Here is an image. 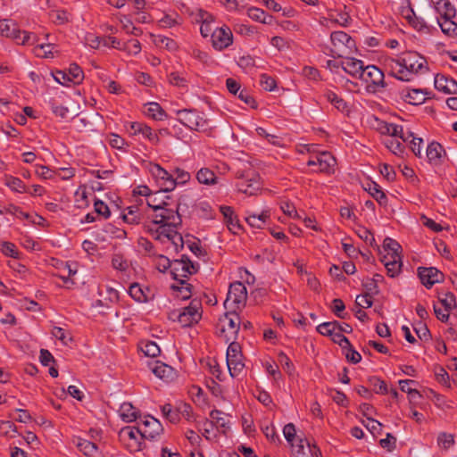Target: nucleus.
Segmentation results:
<instances>
[{"instance_id":"1","label":"nucleus","mask_w":457,"mask_h":457,"mask_svg":"<svg viewBox=\"0 0 457 457\" xmlns=\"http://www.w3.org/2000/svg\"><path fill=\"white\" fill-rule=\"evenodd\" d=\"M163 214H154L153 220L145 223L144 228L154 239L162 243L170 242L175 251L183 247V238L177 231L181 223L178 211H162Z\"/></svg>"},{"instance_id":"2","label":"nucleus","mask_w":457,"mask_h":457,"mask_svg":"<svg viewBox=\"0 0 457 457\" xmlns=\"http://www.w3.org/2000/svg\"><path fill=\"white\" fill-rule=\"evenodd\" d=\"M426 60L417 52H405L395 58H389L385 65L389 69L392 76L399 80L411 81L419 73L426 69Z\"/></svg>"},{"instance_id":"3","label":"nucleus","mask_w":457,"mask_h":457,"mask_svg":"<svg viewBox=\"0 0 457 457\" xmlns=\"http://www.w3.org/2000/svg\"><path fill=\"white\" fill-rule=\"evenodd\" d=\"M356 50L355 41L345 32L337 30L330 35L329 53L334 58L345 57Z\"/></svg>"},{"instance_id":"4","label":"nucleus","mask_w":457,"mask_h":457,"mask_svg":"<svg viewBox=\"0 0 457 457\" xmlns=\"http://www.w3.org/2000/svg\"><path fill=\"white\" fill-rule=\"evenodd\" d=\"M239 330V317L237 313H225L219 319L217 334L226 343L234 342Z\"/></svg>"},{"instance_id":"5","label":"nucleus","mask_w":457,"mask_h":457,"mask_svg":"<svg viewBox=\"0 0 457 457\" xmlns=\"http://www.w3.org/2000/svg\"><path fill=\"white\" fill-rule=\"evenodd\" d=\"M171 318L177 320L183 327H188L197 323L202 318V303L198 299H193L188 306L171 313Z\"/></svg>"},{"instance_id":"6","label":"nucleus","mask_w":457,"mask_h":457,"mask_svg":"<svg viewBox=\"0 0 457 457\" xmlns=\"http://www.w3.org/2000/svg\"><path fill=\"white\" fill-rule=\"evenodd\" d=\"M119 436L121 443L131 453L139 452L142 449L143 440L145 439L137 424L121 428Z\"/></svg>"},{"instance_id":"7","label":"nucleus","mask_w":457,"mask_h":457,"mask_svg":"<svg viewBox=\"0 0 457 457\" xmlns=\"http://www.w3.org/2000/svg\"><path fill=\"white\" fill-rule=\"evenodd\" d=\"M148 172L162 192H172L175 189V182L172 173H170L158 163H148Z\"/></svg>"},{"instance_id":"8","label":"nucleus","mask_w":457,"mask_h":457,"mask_svg":"<svg viewBox=\"0 0 457 457\" xmlns=\"http://www.w3.org/2000/svg\"><path fill=\"white\" fill-rule=\"evenodd\" d=\"M198 269V263H194L188 257L182 256L181 259L172 261L170 275L173 279L184 285L186 278L196 273Z\"/></svg>"},{"instance_id":"9","label":"nucleus","mask_w":457,"mask_h":457,"mask_svg":"<svg viewBox=\"0 0 457 457\" xmlns=\"http://www.w3.org/2000/svg\"><path fill=\"white\" fill-rule=\"evenodd\" d=\"M246 299L247 290L245 286L237 281L230 284L224 305L226 308L232 310L240 309L245 306Z\"/></svg>"},{"instance_id":"10","label":"nucleus","mask_w":457,"mask_h":457,"mask_svg":"<svg viewBox=\"0 0 457 457\" xmlns=\"http://www.w3.org/2000/svg\"><path fill=\"white\" fill-rule=\"evenodd\" d=\"M384 73L375 65L365 66L360 79L366 84L369 92H376L385 87Z\"/></svg>"},{"instance_id":"11","label":"nucleus","mask_w":457,"mask_h":457,"mask_svg":"<svg viewBox=\"0 0 457 457\" xmlns=\"http://www.w3.org/2000/svg\"><path fill=\"white\" fill-rule=\"evenodd\" d=\"M226 361L230 376L232 378L238 377L242 373L245 364L242 361L241 348L237 343L230 342L227 349Z\"/></svg>"},{"instance_id":"12","label":"nucleus","mask_w":457,"mask_h":457,"mask_svg":"<svg viewBox=\"0 0 457 457\" xmlns=\"http://www.w3.org/2000/svg\"><path fill=\"white\" fill-rule=\"evenodd\" d=\"M337 161L335 157L327 151L314 153L307 161V165L316 167L315 171L331 173L335 170Z\"/></svg>"},{"instance_id":"13","label":"nucleus","mask_w":457,"mask_h":457,"mask_svg":"<svg viewBox=\"0 0 457 457\" xmlns=\"http://www.w3.org/2000/svg\"><path fill=\"white\" fill-rule=\"evenodd\" d=\"M177 113L179 120L188 129L194 130H204L206 129V120L198 112L183 109L178 111Z\"/></svg>"},{"instance_id":"14","label":"nucleus","mask_w":457,"mask_h":457,"mask_svg":"<svg viewBox=\"0 0 457 457\" xmlns=\"http://www.w3.org/2000/svg\"><path fill=\"white\" fill-rule=\"evenodd\" d=\"M137 423L142 431L143 436L148 440L156 439L163 430L161 422L150 415L145 416L137 420Z\"/></svg>"},{"instance_id":"15","label":"nucleus","mask_w":457,"mask_h":457,"mask_svg":"<svg viewBox=\"0 0 457 457\" xmlns=\"http://www.w3.org/2000/svg\"><path fill=\"white\" fill-rule=\"evenodd\" d=\"M233 43V34L228 26L215 29L212 33V45L217 51H222Z\"/></svg>"},{"instance_id":"16","label":"nucleus","mask_w":457,"mask_h":457,"mask_svg":"<svg viewBox=\"0 0 457 457\" xmlns=\"http://www.w3.org/2000/svg\"><path fill=\"white\" fill-rule=\"evenodd\" d=\"M270 217V212L265 208L261 212L247 209L245 211V220L247 224L257 229H262L268 223Z\"/></svg>"},{"instance_id":"17","label":"nucleus","mask_w":457,"mask_h":457,"mask_svg":"<svg viewBox=\"0 0 457 457\" xmlns=\"http://www.w3.org/2000/svg\"><path fill=\"white\" fill-rule=\"evenodd\" d=\"M236 187L238 192L246 195H255L261 190L260 178L255 174L251 177H243L237 182Z\"/></svg>"},{"instance_id":"18","label":"nucleus","mask_w":457,"mask_h":457,"mask_svg":"<svg viewBox=\"0 0 457 457\" xmlns=\"http://www.w3.org/2000/svg\"><path fill=\"white\" fill-rule=\"evenodd\" d=\"M126 128L130 135H142L144 138L149 140L154 145H157L160 141L157 134L145 123L129 122Z\"/></svg>"},{"instance_id":"19","label":"nucleus","mask_w":457,"mask_h":457,"mask_svg":"<svg viewBox=\"0 0 457 457\" xmlns=\"http://www.w3.org/2000/svg\"><path fill=\"white\" fill-rule=\"evenodd\" d=\"M194 20L197 23H201L200 32L204 37H212V23L214 21L213 16L203 9H197L195 12H191Z\"/></svg>"},{"instance_id":"20","label":"nucleus","mask_w":457,"mask_h":457,"mask_svg":"<svg viewBox=\"0 0 457 457\" xmlns=\"http://www.w3.org/2000/svg\"><path fill=\"white\" fill-rule=\"evenodd\" d=\"M166 192H162L160 189L154 193H151L147 198V205L154 211V214H162V211H175L171 208H167L168 200L170 199L169 195H164Z\"/></svg>"},{"instance_id":"21","label":"nucleus","mask_w":457,"mask_h":457,"mask_svg":"<svg viewBox=\"0 0 457 457\" xmlns=\"http://www.w3.org/2000/svg\"><path fill=\"white\" fill-rule=\"evenodd\" d=\"M418 275L421 283L427 288H430L436 283L443 280V274L435 267H420L418 269Z\"/></svg>"},{"instance_id":"22","label":"nucleus","mask_w":457,"mask_h":457,"mask_svg":"<svg viewBox=\"0 0 457 457\" xmlns=\"http://www.w3.org/2000/svg\"><path fill=\"white\" fill-rule=\"evenodd\" d=\"M402 247L395 239L386 237L383 241V251L381 262H389L393 260L402 259L401 256Z\"/></svg>"},{"instance_id":"23","label":"nucleus","mask_w":457,"mask_h":457,"mask_svg":"<svg viewBox=\"0 0 457 457\" xmlns=\"http://www.w3.org/2000/svg\"><path fill=\"white\" fill-rule=\"evenodd\" d=\"M150 368L157 378L167 383L173 381L177 378L176 370L164 362L157 361Z\"/></svg>"},{"instance_id":"24","label":"nucleus","mask_w":457,"mask_h":457,"mask_svg":"<svg viewBox=\"0 0 457 457\" xmlns=\"http://www.w3.org/2000/svg\"><path fill=\"white\" fill-rule=\"evenodd\" d=\"M381 133L387 135V137H399L406 142L411 137V131L404 130L403 126L395 123L384 122L380 126Z\"/></svg>"},{"instance_id":"25","label":"nucleus","mask_w":457,"mask_h":457,"mask_svg":"<svg viewBox=\"0 0 457 457\" xmlns=\"http://www.w3.org/2000/svg\"><path fill=\"white\" fill-rule=\"evenodd\" d=\"M435 87L446 94H457V82L452 78L437 74L435 77Z\"/></svg>"},{"instance_id":"26","label":"nucleus","mask_w":457,"mask_h":457,"mask_svg":"<svg viewBox=\"0 0 457 457\" xmlns=\"http://www.w3.org/2000/svg\"><path fill=\"white\" fill-rule=\"evenodd\" d=\"M73 444L84 455L87 457H102V453L96 445L90 441L76 437L73 439Z\"/></svg>"},{"instance_id":"27","label":"nucleus","mask_w":457,"mask_h":457,"mask_svg":"<svg viewBox=\"0 0 457 457\" xmlns=\"http://www.w3.org/2000/svg\"><path fill=\"white\" fill-rule=\"evenodd\" d=\"M430 5L441 17H455L456 10L450 0H430Z\"/></svg>"},{"instance_id":"28","label":"nucleus","mask_w":457,"mask_h":457,"mask_svg":"<svg viewBox=\"0 0 457 457\" xmlns=\"http://www.w3.org/2000/svg\"><path fill=\"white\" fill-rule=\"evenodd\" d=\"M0 36L18 40L21 37V30L13 21L2 19L0 20Z\"/></svg>"},{"instance_id":"29","label":"nucleus","mask_w":457,"mask_h":457,"mask_svg":"<svg viewBox=\"0 0 457 457\" xmlns=\"http://www.w3.org/2000/svg\"><path fill=\"white\" fill-rule=\"evenodd\" d=\"M341 67L345 72L358 79L365 68L363 62L355 58H345L341 62Z\"/></svg>"},{"instance_id":"30","label":"nucleus","mask_w":457,"mask_h":457,"mask_svg":"<svg viewBox=\"0 0 457 457\" xmlns=\"http://www.w3.org/2000/svg\"><path fill=\"white\" fill-rule=\"evenodd\" d=\"M324 97L330 103L337 111L344 114H349L351 111L350 104L340 97L337 94L331 90L324 92Z\"/></svg>"},{"instance_id":"31","label":"nucleus","mask_w":457,"mask_h":457,"mask_svg":"<svg viewBox=\"0 0 457 457\" xmlns=\"http://www.w3.org/2000/svg\"><path fill=\"white\" fill-rule=\"evenodd\" d=\"M328 19L332 22H335L344 28L350 26L352 23V18L346 6H344V10L329 11Z\"/></svg>"},{"instance_id":"32","label":"nucleus","mask_w":457,"mask_h":457,"mask_svg":"<svg viewBox=\"0 0 457 457\" xmlns=\"http://www.w3.org/2000/svg\"><path fill=\"white\" fill-rule=\"evenodd\" d=\"M129 294L138 303H146L151 297L150 290L148 288H144L137 283L132 284L129 287Z\"/></svg>"},{"instance_id":"33","label":"nucleus","mask_w":457,"mask_h":457,"mask_svg":"<svg viewBox=\"0 0 457 457\" xmlns=\"http://www.w3.org/2000/svg\"><path fill=\"white\" fill-rule=\"evenodd\" d=\"M402 98L411 104H420L426 100L425 94L420 89H404L401 92Z\"/></svg>"},{"instance_id":"34","label":"nucleus","mask_w":457,"mask_h":457,"mask_svg":"<svg viewBox=\"0 0 457 457\" xmlns=\"http://www.w3.org/2000/svg\"><path fill=\"white\" fill-rule=\"evenodd\" d=\"M119 416L124 422H133L137 420V411L130 403H123L120 406Z\"/></svg>"},{"instance_id":"35","label":"nucleus","mask_w":457,"mask_h":457,"mask_svg":"<svg viewBox=\"0 0 457 457\" xmlns=\"http://www.w3.org/2000/svg\"><path fill=\"white\" fill-rule=\"evenodd\" d=\"M403 141L399 137H386L384 139L385 146L395 155L402 156L404 153Z\"/></svg>"},{"instance_id":"36","label":"nucleus","mask_w":457,"mask_h":457,"mask_svg":"<svg viewBox=\"0 0 457 457\" xmlns=\"http://www.w3.org/2000/svg\"><path fill=\"white\" fill-rule=\"evenodd\" d=\"M196 179L200 184L206 186H213L217 184L218 178L215 173L209 168H201L196 172Z\"/></svg>"},{"instance_id":"37","label":"nucleus","mask_w":457,"mask_h":457,"mask_svg":"<svg viewBox=\"0 0 457 457\" xmlns=\"http://www.w3.org/2000/svg\"><path fill=\"white\" fill-rule=\"evenodd\" d=\"M247 15L253 21L263 24H271L273 22V17L271 15L267 14L263 10L257 7L248 8Z\"/></svg>"},{"instance_id":"38","label":"nucleus","mask_w":457,"mask_h":457,"mask_svg":"<svg viewBox=\"0 0 457 457\" xmlns=\"http://www.w3.org/2000/svg\"><path fill=\"white\" fill-rule=\"evenodd\" d=\"M145 113L148 117L156 120H163L167 117L166 112L162 110L161 105L155 102H151L145 104Z\"/></svg>"},{"instance_id":"39","label":"nucleus","mask_w":457,"mask_h":457,"mask_svg":"<svg viewBox=\"0 0 457 457\" xmlns=\"http://www.w3.org/2000/svg\"><path fill=\"white\" fill-rule=\"evenodd\" d=\"M262 60L251 55H242L237 60V65L246 72H250L253 68L261 67Z\"/></svg>"},{"instance_id":"40","label":"nucleus","mask_w":457,"mask_h":457,"mask_svg":"<svg viewBox=\"0 0 457 457\" xmlns=\"http://www.w3.org/2000/svg\"><path fill=\"white\" fill-rule=\"evenodd\" d=\"M444 150L440 144L436 142H431L428 145L426 149V156L428 161L432 163H437L443 154Z\"/></svg>"},{"instance_id":"41","label":"nucleus","mask_w":457,"mask_h":457,"mask_svg":"<svg viewBox=\"0 0 457 457\" xmlns=\"http://www.w3.org/2000/svg\"><path fill=\"white\" fill-rule=\"evenodd\" d=\"M454 17H437V22L442 31L447 35L457 36V23L453 21Z\"/></svg>"},{"instance_id":"42","label":"nucleus","mask_w":457,"mask_h":457,"mask_svg":"<svg viewBox=\"0 0 457 457\" xmlns=\"http://www.w3.org/2000/svg\"><path fill=\"white\" fill-rule=\"evenodd\" d=\"M4 185L15 193L22 194L27 192L26 185L17 177L6 176L4 179Z\"/></svg>"},{"instance_id":"43","label":"nucleus","mask_w":457,"mask_h":457,"mask_svg":"<svg viewBox=\"0 0 457 457\" xmlns=\"http://www.w3.org/2000/svg\"><path fill=\"white\" fill-rule=\"evenodd\" d=\"M366 190L369 192V194L376 199V201L378 202L381 205H386L387 202V198L384 192L381 190L380 187L375 183L371 182L368 184V187Z\"/></svg>"},{"instance_id":"44","label":"nucleus","mask_w":457,"mask_h":457,"mask_svg":"<svg viewBox=\"0 0 457 457\" xmlns=\"http://www.w3.org/2000/svg\"><path fill=\"white\" fill-rule=\"evenodd\" d=\"M142 216L138 209L135 206H129L122 214V220L127 224L135 225L141 221Z\"/></svg>"},{"instance_id":"45","label":"nucleus","mask_w":457,"mask_h":457,"mask_svg":"<svg viewBox=\"0 0 457 457\" xmlns=\"http://www.w3.org/2000/svg\"><path fill=\"white\" fill-rule=\"evenodd\" d=\"M120 23L122 26V29L129 35L139 36L142 31L140 29L133 25L131 19L127 15H120L118 17Z\"/></svg>"},{"instance_id":"46","label":"nucleus","mask_w":457,"mask_h":457,"mask_svg":"<svg viewBox=\"0 0 457 457\" xmlns=\"http://www.w3.org/2000/svg\"><path fill=\"white\" fill-rule=\"evenodd\" d=\"M54 49L55 46L53 44H40L35 46L34 54L40 58H53L54 56Z\"/></svg>"},{"instance_id":"47","label":"nucleus","mask_w":457,"mask_h":457,"mask_svg":"<svg viewBox=\"0 0 457 457\" xmlns=\"http://www.w3.org/2000/svg\"><path fill=\"white\" fill-rule=\"evenodd\" d=\"M172 175L175 182V188L177 187V186L186 185L191 179L190 173L179 167L175 168L172 170Z\"/></svg>"},{"instance_id":"48","label":"nucleus","mask_w":457,"mask_h":457,"mask_svg":"<svg viewBox=\"0 0 457 457\" xmlns=\"http://www.w3.org/2000/svg\"><path fill=\"white\" fill-rule=\"evenodd\" d=\"M168 81L170 85L181 89H187L188 86L187 78L178 71L171 72L168 76Z\"/></svg>"},{"instance_id":"49","label":"nucleus","mask_w":457,"mask_h":457,"mask_svg":"<svg viewBox=\"0 0 457 457\" xmlns=\"http://www.w3.org/2000/svg\"><path fill=\"white\" fill-rule=\"evenodd\" d=\"M154 43L157 46L164 47L170 52H173L178 48V45L173 39L161 35L154 37Z\"/></svg>"},{"instance_id":"50","label":"nucleus","mask_w":457,"mask_h":457,"mask_svg":"<svg viewBox=\"0 0 457 457\" xmlns=\"http://www.w3.org/2000/svg\"><path fill=\"white\" fill-rule=\"evenodd\" d=\"M140 349L145 353V355L149 357H156L160 354V347L159 345L153 341H145L140 344Z\"/></svg>"},{"instance_id":"51","label":"nucleus","mask_w":457,"mask_h":457,"mask_svg":"<svg viewBox=\"0 0 457 457\" xmlns=\"http://www.w3.org/2000/svg\"><path fill=\"white\" fill-rule=\"evenodd\" d=\"M439 302L445 311H452L456 307L455 296L453 293L446 292L439 295Z\"/></svg>"},{"instance_id":"52","label":"nucleus","mask_w":457,"mask_h":457,"mask_svg":"<svg viewBox=\"0 0 457 457\" xmlns=\"http://www.w3.org/2000/svg\"><path fill=\"white\" fill-rule=\"evenodd\" d=\"M436 442L439 448L448 450L454 445V437L452 434L441 432L437 436Z\"/></svg>"},{"instance_id":"53","label":"nucleus","mask_w":457,"mask_h":457,"mask_svg":"<svg viewBox=\"0 0 457 457\" xmlns=\"http://www.w3.org/2000/svg\"><path fill=\"white\" fill-rule=\"evenodd\" d=\"M158 23H159L160 27H162V28H172L180 23V17L177 13H173V14L165 13L163 15V17H162L158 21Z\"/></svg>"},{"instance_id":"54","label":"nucleus","mask_w":457,"mask_h":457,"mask_svg":"<svg viewBox=\"0 0 457 457\" xmlns=\"http://www.w3.org/2000/svg\"><path fill=\"white\" fill-rule=\"evenodd\" d=\"M386 269L387 275L391 278H395L399 275L402 270L403 262L402 259L393 260L389 262H382Z\"/></svg>"},{"instance_id":"55","label":"nucleus","mask_w":457,"mask_h":457,"mask_svg":"<svg viewBox=\"0 0 457 457\" xmlns=\"http://www.w3.org/2000/svg\"><path fill=\"white\" fill-rule=\"evenodd\" d=\"M337 321L323 322L317 327V331L322 336L332 337L337 332Z\"/></svg>"},{"instance_id":"56","label":"nucleus","mask_w":457,"mask_h":457,"mask_svg":"<svg viewBox=\"0 0 457 457\" xmlns=\"http://www.w3.org/2000/svg\"><path fill=\"white\" fill-rule=\"evenodd\" d=\"M53 113L61 119H67L70 116V110L67 106L59 104L55 100L49 102Z\"/></svg>"},{"instance_id":"57","label":"nucleus","mask_w":457,"mask_h":457,"mask_svg":"<svg viewBox=\"0 0 457 457\" xmlns=\"http://www.w3.org/2000/svg\"><path fill=\"white\" fill-rule=\"evenodd\" d=\"M121 50L129 55H137L141 52V44L137 39H130L122 43Z\"/></svg>"},{"instance_id":"58","label":"nucleus","mask_w":457,"mask_h":457,"mask_svg":"<svg viewBox=\"0 0 457 457\" xmlns=\"http://www.w3.org/2000/svg\"><path fill=\"white\" fill-rule=\"evenodd\" d=\"M62 271L63 274L60 275V278L64 283L71 282V277L75 275L78 271L77 264L75 262H65L62 264Z\"/></svg>"},{"instance_id":"59","label":"nucleus","mask_w":457,"mask_h":457,"mask_svg":"<svg viewBox=\"0 0 457 457\" xmlns=\"http://www.w3.org/2000/svg\"><path fill=\"white\" fill-rule=\"evenodd\" d=\"M52 335L58 339L63 345H68L71 342V334L62 328L54 327L52 329Z\"/></svg>"},{"instance_id":"60","label":"nucleus","mask_w":457,"mask_h":457,"mask_svg":"<svg viewBox=\"0 0 457 457\" xmlns=\"http://www.w3.org/2000/svg\"><path fill=\"white\" fill-rule=\"evenodd\" d=\"M197 212L198 214L204 219L212 220L214 218L213 210L210 204L207 202L199 203L197 205Z\"/></svg>"},{"instance_id":"61","label":"nucleus","mask_w":457,"mask_h":457,"mask_svg":"<svg viewBox=\"0 0 457 457\" xmlns=\"http://www.w3.org/2000/svg\"><path fill=\"white\" fill-rule=\"evenodd\" d=\"M112 266L119 271H126L129 269V262L123 256L115 254L112 258Z\"/></svg>"},{"instance_id":"62","label":"nucleus","mask_w":457,"mask_h":457,"mask_svg":"<svg viewBox=\"0 0 457 457\" xmlns=\"http://www.w3.org/2000/svg\"><path fill=\"white\" fill-rule=\"evenodd\" d=\"M295 427L292 423L287 424L283 428V435L292 447H295Z\"/></svg>"},{"instance_id":"63","label":"nucleus","mask_w":457,"mask_h":457,"mask_svg":"<svg viewBox=\"0 0 457 457\" xmlns=\"http://www.w3.org/2000/svg\"><path fill=\"white\" fill-rule=\"evenodd\" d=\"M410 142L411 149L413 154L419 157H421V145L423 143V139L421 137H417L411 132V137L406 141Z\"/></svg>"},{"instance_id":"64","label":"nucleus","mask_w":457,"mask_h":457,"mask_svg":"<svg viewBox=\"0 0 457 457\" xmlns=\"http://www.w3.org/2000/svg\"><path fill=\"white\" fill-rule=\"evenodd\" d=\"M310 442L305 439L297 436L295 440V447H292L295 453L304 455L306 449L310 448Z\"/></svg>"}]
</instances>
